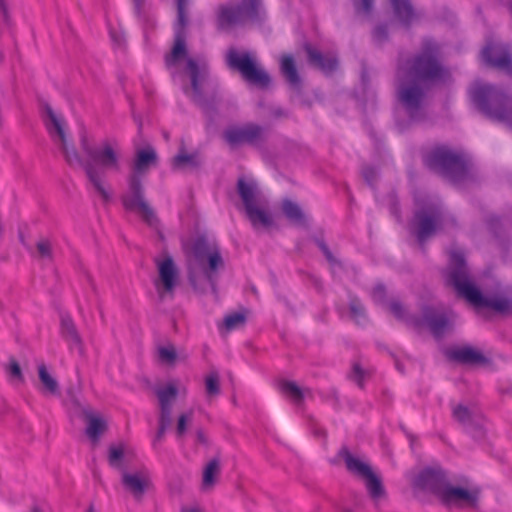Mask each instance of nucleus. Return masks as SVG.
Masks as SVG:
<instances>
[{
  "label": "nucleus",
  "mask_w": 512,
  "mask_h": 512,
  "mask_svg": "<svg viewBox=\"0 0 512 512\" xmlns=\"http://www.w3.org/2000/svg\"><path fill=\"white\" fill-rule=\"evenodd\" d=\"M449 77L450 71L442 61V47L431 37L422 39L416 53L397 60L396 98L410 120L425 119L428 93Z\"/></svg>",
  "instance_id": "obj_1"
},
{
  "label": "nucleus",
  "mask_w": 512,
  "mask_h": 512,
  "mask_svg": "<svg viewBox=\"0 0 512 512\" xmlns=\"http://www.w3.org/2000/svg\"><path fill=\"white\" fill-rule=\"evenodd\" d=\"M446 281L454 288L459 297L465 299L477 310L487 308L503 316L512 313L511 299L483 295L480 288L471 280L464 254L461 251L454 250L450 253Z\"/></svg>",
  "instance_id": "obj_2"
},
{
  "label": "nucleus",
  "mask_w": 512,
  "mask_h": 512,
  "mask_svg": "<svg viewBox=\"0 0 512 512\" xmlns=\"http://www.w3.org/2000/svg\"><path fill=\"white\" fill-rule=\"evenodd\" d=\"M424 166L453 184L475 182L478 172L469 157L447 144H436L422 156Z\"/></svg>",
  "instance_id": "obj_3"
},
{
  "label": "nucleus",
  "mask_w": 512,
  "mask_h": 512,
  "mask_svg": "<svg viewBox=\"0 0 512 512\" xmlns=\"http://www.w3.org/2000/svg\"><path fill=\"white\" fill-rule=\"evenodd\" d=\"M185 252L194 258L203 274L190 271L188 280L196 293L204 294L208 287L217 292V271L224 268V260L217 245L211 244L206 236L198 235L184 245Z\"/></svg>",
  "instance_id": "obj_4"
},
{
  "label": "nucleus",
  "mask_w": 512,
  "mask_h": 512,
  "mask_svg": "<svg viewBox=\"0 0 512 512\" xmlns=\"http://www.w3.org/2000/svg\"><path fill=\"white\" fill-rule=\"evenodd\" d=\"M476 108L486 117L507 123L512 128V97L497 86L478 85L471 91Z\"/></svg>",
  "instance_id": "obj_5"
},
{
  "label": "nucleus",
  "mask_w": 512,
  "mask_h": 512,
  "mask_svg": "<svg viewBox=\"0 0 512 512\" xmlns=\"http://www.w3.org/2000/svg\"><path fill=\"white\" fill-rule=\"evenodd\" d=\"M47 115L51 122V126L47 127L48 131L50 134L55 132L58 135L61 141V150L64 153L67 163L70 166L78 165L82 167L88 180L93 185L95 190L101 195L102 199L105 202L110 201L111 195L103 186L101 179L103 172L100 169H97L91 160H83L74 147H68L63 124L61 120L55 115L51 107H47Z\"/></svg>",
  "instance_id": "obj_6"
},
{
  "label": "nucleus",
  "mask_w": 512,
  "mask_h": 512,
  "mask_svg": "<svg viewBox=\"0 0 512 512\" xmlns=\"http://www.w3.org/2000/svg\"><path fill=\"white\" fill-rule=\"evenodd\" d=\"M444 221L443 209L437 204H426L414 211L410 229L423 250L426 241L443 229Z\"/></svg>",
  "instance_id": "obj_7"
},
{
  "label": "nucleus",
  "mask_w": 512,
  "mask_h": 512,
  "mask_svg": "<svg viewBox=\"0 0 512 512\" xmlns=\"http://www.w3.org/2000/svg\"><path fill=\"white\" fill-rule=\"evenodd\" d=\"M225 62L229 69L240 73L243 80L260 89H267L271 84V77L256 62L249 52H239L230 47L225 55Z\"/></svg>",
  "instance_id": "obj_8"
},
{
  "label": "nucleus",
  "mask_w": 512,
  "mask_h": 512,
  "mask_svg": "<svg viewBox=\"0 0 512 512\" xmlns=\"http://www.w3.org/2000/svg\"><path fill=\"white\" fill-rule=\"evenodd\" d=\"M123 208L128 212L138 213L149 226L156 227L159 219L145 196L143 179L136 175L127 178V190L120 197Z\"/></svg>",
  "instance_id": "obj_9"
},
{
  "label": "nucleus",
  "mask_w": 512,
  "mask_h": 512,
  "mask_svg": "<svg viewBox=\"0 0 512 512\" xmlns=\"http://www.w3.org/2000/svg\"><path fill=\"white\" fill-rule=\"evenodd\" d=\"M410 327L416 331L428 329L436 339H442L444 335L453 330V320L449 313L438 306L425 304L421 307L420 315L413 316L409 320Z\"/></svg>",
  "instance_id": "obj_10"
},
{
  "label": "nucleus",
  "mask_w": 512,
  "mask_h": 512,
  "mask_svg": "<svg viewBox=\"0 0 512 512\" xmlns=\"http://www.w3.org/2000/svg\"><path fill=\"white\" fill-rule=\"evenodd\" d=\"M222 139L232 150L242 146L260 148L268 140L267 129L254 122L229 125L222 132Z\"/></svg>",
  "instance_id": "obj_11"
},
{
  "label": "nucleus",
  "mask_w": 512,
  "mask_h": 512,
  "mask_svg": "<svg viewBox=\"0 0 512 512\" xmlns=\"http://www.w3.org/2000/svg\"><path fill=\"white\" fill-rule=\"evenodd\" d=\"M261 0H241L236 5H222L217 15L220 29L260 21Z\"/></svg>",
  "instance_id": "obj_12"
},
{
  "label": "nucleus",
  "mask_w": 512,
  "mask_h": 512,
  "mask_svg": "<svg viewBox=\"0 0 512 512\" xmlns=\"http://www.w3.org/2000/svg\"><path fill=\"white\" fill-rule=\"evenodd\" d=\"M177 20L175 23V36L172 50L165 56V65L169 69L175 66L181 59L187 56L186 26L188 25L187 6L188 0H175Z\"/></svg>",
  "instance_id": "obj_13"
},
{
  "label": "nucleus",
  "mask_w": 512,
  "mask_h": 512,
  "mask_svg": "<svg viewBox=\"0 0 512 512\" xmlns=\"http://www.w3.org/2000/svg\"><path fill=\"white\" fill-rule=\"evenodd\" d=\"M80 147L89 160L100 166L102 172L104 170L119 171V154L109 142H103L101 146L93 147L90 145L86 134H82L80 136Z\"/></svg>",
  "instance_id": "obj_14"
},
{
  "label": "nucleus",
  "mask_w": 512,
  "mask_h": 512,
  "mask_svg": "<svg viewBox=\"0 0 512 512\" xmlns=\"http://www.w3.org/2000/svg\"><path fill=\"white\" fill-rule=\"evenodd\" d=\"M449 482L445 471L439 467H426L419 472L414 480V486L422 491L429 492L439 500L448 487Z\"/></svg>",
  "instance_id": "obj_15"
},
{
  "label": "nucleus",
  "mask_w": 512,
  "mask_h": 512,
  "mask_svg": "<svg viewBox=\"0 0 512 512\" xmlns=\"http://www.w3.org/2000/svg\"><path fill=\"white\" fill-rule=\"evenodd\" d=\"M121 483L123 488L130 493L135 500L140 501L153 486L151 474L147 468H141L134 472H122Z\"/></svg>",
  "instance_id": "obj_16"
},
{
  "label": "nucleus",
  "mask_w": 512,
  "mask_h": 512,
  "mask_svg": "<svg viewBox=\"0 0 512 512\" xmlns=\"http://www.w3.org/2000/svg\"><path fill=\"white\" fill-rule=\"evenodd\" d=\"M302 48L306 53L307 63L324 75L330 76L337 71L339 67V58L334 52L322 53L310 42L305 41Z\"/></svg>",
  "instance_id": "obj_17"
},
{
  "label": "nucleus",
  "mask_w": 512,
  "mask_h": 512,
  "mask_svg": "<svg viewBox=\"0 0 512 512\" xmlns=\"http://www.w3.org/2000/svg\"><path fill=\"white\" fill-rule=\"evenodd\" d=\"M487 66L504 71L510 65L512 52L507 44L489 41L481 51Z\"/></svg>",
  "instance_id": "obj_18"
},
{
  "label": "nucleus",
  "mask_w": 512,
  "mask_h": 512,
  "mask_svg": "<svg viewBox=\"0 0 512 512\" xmlns=\"http://www.w3.org/2000/svg\"><path fill=\"white\" fill-rule=\"evenodd\" d=\"M157 268L161 283V287L156 283L159 298L161 300L164 298V292L173 297L174 289L178 284L179 273L172 257L167 256L162 261H157Z\"/></svg>",
  "instance_id": "obj_19"
},
{
  "label": "nucleus",
  "mask_w": 512,
  "mask_h": 512,
  "mask_svg": "<svg viewBox=\"0 0 512 512\" xmlns=\"http://www.w3.org/2000/svg\"><path fill=\"white\" fill-rule=\"evenodd\" d=\"M480 488L466 489L448 485L442 499L440 500L444 505H467L475 508L478 505Z\"/></svg>",
  "instance_id": "obj_20"
},
{
  "label": "nucleus",
  "mask_w": 512,
  "mask_h": 512,
  "mask_svg": "<svg viewBox=\"0 0 512 512\" xmlns=\"http://www.w3.org/2000/svg\"><path fill=\"white\" fill-rule=\"evenodd\" d=\"M186 69L189 73L190 80H191V87L193 91L192 99L193 101L198 104L201 108L204 110L208 109V102L204 99L203 91H202V83L205 81V78L207 76V73L205 70H201L199 68L198 63L192 59L189 58L187 60Z\"/></svg>",
  "instance_id": "obj_21"
},
{
  "label": "nucleus",
  "mask_w": 512,
  "mask_h": 512,
  "mask_svg": "<svg viewBox=\"0 0 512 512\" xmlns=\"http://www.w3.org/2000/svg\"><path fill=\"white\" fill-rule=\"evenodd\" d=\"M447 356L450 360L461 364H487L488 358L485 357L480 351L473 349L470 346L455 348L447 351Z\"/></svg>",
  "instance_id": "obj_22"
},
{
  "label": "nucleus",
  "mask_w": 512,
  "mask_h": 512,
  "mask_svg": "<svg viewBox=\"0 0 512 512\" xmlns=\"http://www.w3.org/2000/svg\"><path fill=\"white\" fill-rule=\"evenodd\" d=\"M60 333L70 348L75 347L80 354H83L84 347L82 338L72 318L68 314L61 315Z\"/></svg>",
  "instance_id": "obj_23"
},
{
  "label": "nucleus",
  "mask_w": 512,
  "mask_h": 512,
  "mask_svg": "<svg viewBox=\"0 0 512 512\" xmlns=\"http://www.w3.org/2000/svg\"><path fill=\"white\" fill-rule=\"evenodd\" d=\"M157 164V154L155 150L151 147L146 149H141L137 152L136 158L134 160L133 169L130 175H136L138 177H143L149 170L150 166H155Z\"/></svg>",
  "instance_id": "obj_24"
},
{
  "label": "nucleus",
  "mask_w": 512,
  "mask_h": 512,
  "mask_svg": "<svg viewBox=\"0 0 512 512\" xmlns=\"http://www.w3.org/2000/svg\"><path fill=\"white\" fill-rule=\"evenodd\" d=\"M237 192L243 202L244 209L259 204L260 191L255 182L239 178L237 181Z\"/></svg>",
  "instance_id": "obj_25"
},
{
  "label": "nucleus",
  "mask_w": 512,
  "mask_h": 512,
  "mask_svg": "<svg viewBox=\"0 0 512 512\" xmlns=\"http://www.w3.org/2000/svg\"><path fill=\"white\" fill-rule=\"evenodd\" d=\"M280 72L286 82L295 89L302 85L301 77L298 73L294 57L290 54H284L280 58Z\"/></svg>",
  "instance_id": "obj_26"
},
{
  "label": "nucleus",
  "mask_w": 512,
  "mask_h": 512,
  "mask_svg": "<svg viewBox=\"0 0 512 512\" xmlns=\"http://www.w3.org/2000/svg\"><path fill=\"white\" fill-rule=\"evenodd\" d=\"M338 457L344 460L347 470L358 477L364 478L371 471V467L354 457L347 446L341 447Z\"/></svg>",
  "instance_id": "obj_27"
},
{
  "label": "nucleus",
  "mask_w": 512,
  "mask_h": 512,
  "mask_svg": "<svg viewBox=\"0 0 512 512\" xmlns=\"http://www.w3.org/2000/svg\"><path fill=\"white\" fill-rule=\"evenodd\" d=\"M221 473V461L218 456L210 459L203 469L202 476V489L210 490L212 489Z\"/></svg>",
  "instance_id": "obj_28"
},
{
  "label": "nucleus",
  "mask_w": 512,
  "mask_h": 512,
  "mask_svg": "<svg viewBox=\"0 0 512 512\" xmlns=\"http://www.w3.org/2000/svg\"><path fill=\"white\" fill-rule=\"evenodd\" d=\"M87 422L86 435L93 443H97L102 434L107 430L106 421L91 412L84 413Z\"/></svg>",
  "instance_id": "obj_29"
},
{
  "label": "nucleus",
  "mask_w": 512,
  "mask_h": 512,
  "mask_svg": "<svg viewBox=\"0 0 512 512\" xmlns=\"http://www.w3.org/2000/svg\"><path fill=\"white\" fill-rule=\"evenodd\" d=\"M391 5L396 17L403 25L409 27L416 19L417 15L410 0H391Z\"/></svg>",
  "instance_id": "obj_30"
},
{
  "label": "nucleus",
  "mask_w": 512,
  "mask_h": 512,
  "mask_svg": "<svg viewBox=\"0 0 512 512\" xmlns=\"http://www.w3.org/2000/svg\"><path fill=\"white\" fill-rule=\"evenodd\" d=\"M245 213L248 220L255 228L259 226L269 228L273 225L272 216L265 209L261 208L259 204L245 209Z\"/></svg>",
  "instance_id": "obj_31"
},
{
  "label": "nucleus",
  "mask_w": 512,
  "mask_h": 512,
  "mask_svg": "<svg viewBox=\"0 0 512 512\" xmlns=\"http://www.w3.org/2000/svg\"><path fill=\"white\" fill-rule=\"evenodd\" d=\"M201 165V160L199 154L197 152L187 154L184 149H182L177 155H175L172 159V169L180 170L186 167L191 169H198Z\"/></svg>",
  "instance_id": "obj_32"
},
{
  "label": "nucleus",
  "mask_w": 512,
  "mask_h": 512,
  "mask_svg": "<svg viewBox=\"0 0 512 512\" xmlns=\"http://www.w3.org/2000/svg\"><path fill=\"white\" fill-rule=\"evenodd\" d=\"M281 209L284 216L293 224L302 225L305 223V215L300 206L290 199H283Z\"/></svg>",
  "instance_id": "obj_33"
},
{
  "label": "nucleus",
  "mask_w": 512,
  "mask_h": 512,
  "mask_svg": "<svg viewBox=\"0 0 512 512\" xmlns=\"http://www.w3.org/2000/svg\"><path fill=\"white\" fill-rule=\"evenodd\" d=\"M160 408H172L178 395V389L174 384H168L155 390Z\"/></svg>",
  "instance_id": "obj_34"
},
{
  "label": "nucleus",
  "mask_w": 512,
  "mask_h": 512,
  "mask_svg": "<svg viewBox=\"0 0 512 512\" xmlns=\"http://www.w3.org/2000/svg\"><path fill=\"white\" fill-rule=\"evenodd\" d=\"M280 391L290 397L296 405H301L304 401L303 390L293 381L281 380L279 383Z\"/></svg>",
  "instance_id": "obj_35"
},
{
  "label": "nucleus",
  "mask_w": 512,
  "mask_h": 512,
  "mask_svg": "<svg viewBox=\"0 0 512 512\" xmlns=\"http://www.w3.org/2000/svg\"><path fill=\"white\" fill-rule=\"evenodd\" d=\"M363 479L366 481L367 490L373 499H378L384 495L385 491L382 482L372 470Z\"/></svg>",
  "instance_id": "obj_36"
},
{
  "label": "nucleus",
  "mask_w": 512,
  "mask_h": 512,
  "mask_svg": "<svg viewBox=\"0 0 512 512\" xmlns=\"http://www.w3.org/2000/svg\"><path fill=\"white\" fill-rule=\"evenodd\" d=\"M38 374L41 383L48 393L52 395L59 394V385L57 381L49 374L45 364L39 365Z\"/></svg>",
  "instance_id": "obj_37"
},
{
  "label": "nucleus",
  "mask_w": 512,
  "mask_h": 512,
  "mask_svg": "<svg viewBox=\"0 0 512 512\" xmlns=\"http://www.w3.org/2000/svg\"><path fill=\"white\" fill-rule=\"evenodd\" d=\"M349 379L357 384V386L361 389L364 388V380L370 377V372L365 370L360 363L355 362L352 365L351 372L349 374Z\"/></svg>",
  "instance_id": "obj_38"
},
{
  "label": "nucleus",
  "mask_w": 512,
  "mask_h": 512,
  "mask_svg": "<svg viewBox=\"0 0 512 512\" xmlns=\"http://www.w3.org/2000/svg\"><path fill=\"white\" fill-rule=\"evenodd\" d=\"M349 310L352 319L357 323H361L366 319L365 308L357 297H352L349 302Z\"/></svg>",
  "instance_id": "obj_39"
},
{
  "label": "nucleus",
  "mask_w": 512,
  "mask_h": 512,
  "mask_svg": "<svg viewBox=\"0 0 512 512\" xmlns=\"http://www.w3.org/2000/svg\"><path fill=\"white\" fill-rule=\"evenodd\" d=\"M389 310L398 320L405 322L406 325L410 327L409 320L414 315L408 314L401 302L397 300L391 301L389 304Z\"/></svg>",
  "instance_id": "obj_40"
},
{
  "label": "nucleus",
  "mask_w": 512,
  "mask_h": 512,
  "mask_svg": "<svg viewBox=\"0 0 512 512\" xmlns=\"http://www.w3.org/2000/svg\"><path fill=\"white\" fill-rule=\"evenodd\" d=\"M206 393L209 396H216L220 394V380L217 372H211L205 378Z\"/></svg>",
  "instance_id": "obj_41"
},
{
  "label": "nucleus",
  "mask_w": 512,
  "mask_h": 512,
  "mask_svg": "<svg viewBox=\"0 0 512 512\" xmlns=\"http://www.w3.org/2000/svg\"><path fill=\"white\" fill-rule=\"evenodd\" d=\"M124 458V449L122 446L111 445L109 447L108 462L111 467L121 468V461Z\"/></svg>",
  "instance_id": "obj_42"
},
{
  "label": "nucleus",
  "mask_w": 512,
  "mask_h": 512,
  "mask_svg": "<svg viewBox=\"0 0 512 512\" xmlns=\"http://www.w3.org/2000/svg\"><path fill=\"white\" fill-rule=\"evenodd\" d=\"M158 356L161 362L173 364L177 359V353L173 345L158 348Z\"/></svg>",
  "instance_id": "obj_43"
},
{
  "label": "nucleus",
  "mask_w": 512,
  "mask_h": 512,
  "mask_svg": "<svg viewBox=\"0 0 512 512\" xmlns=\"http://www.w3.org/2000/svg\"><path fill=\"white\" fill-rule=\"evenodd\" d=\"M453 417L462 424H470L473 420L472 412L463 405H458L453 409Z\"/></svg>",
  "instance_id": "obj_44"
},
{
  "label": "nucleus",
  "mask_w": 512,
  "mask_h": 512,
  "mask_svg": "<svg viewBox=\"0 0 512 512\" xmlns=\"http://www.w3.org/2000/svg\"><path fill=\"white\" fill-rule=\"evenodd\" d=\"M192 416L193 411L179 415L176 426V435L178 438H183V436L186 434L187 425L189 422H191Z\"/></svg>",
  "instance_id": "obj_45"
},
{
  "label": "nucleus",
  "mask_w": 512,
  "mask_h": 512,
  "mask_svg": "<svg viewBox=\"0 0 512 512\" xmlns=\"http://www.w3.org/2000/svg\"><path fill=\"white\" fill-rule=\"evenodd\" d=\"M6 372L12 379H15L19 382H24V376L21 367L15 358L10 357L9 363L6 367Z\"/></svg>",
  "instance_id": "obj_46"
},
{
  "label": "nucleus",
  "mask_w": 512,
  "mask_h": 512,
  "mask_svg": "<svg viewBox=\"0 0 512 512\" xmlns=\"http://www.w3.org/2000/svg\"><path fill=\"white\" fill-rule=\"evenodd\" d=\"M245 322H246L245 315L243 313H238V312L226 316L225 321H224L225 326L228 330H233L236 327L245 324Z\"/></svg>",
  "instance_id": "obj_47"
},
{
  "label": "nucleus",
  "mask_w": 512,
  "mask_h": 512,
  "mask_svg": "<svg viewBox=\"0 0 512 512\" xmlns=\"http://www.w3.org/2000/svg\"><path fill=\"white\" fill-rule=\"evenodd\" d=\"M36 249L41 258L50 260L53 258L52 245L48 239H40L36 244Z\"/></svg>",
  "instance_id": "obj_48"
},
{
  "label": "nucleus",
  "mask_w": 512,
  "mask_h": 512,
  "mask_svg": "<svg viewBox=\"0 0 512 512\" xmlns=\"http://www.w3.org/2000/svg\"><path fill=\"white\" fill-rule=\"evenodd\" d=\"M315 243L316 245L319 247V249L321 250V252L323 253V255L325 256L326 260L331 264V265H340L341 263L334 257L333 253L331 252V250L329 249L328 245L326 244V242L323 240V239H320V238H316L315 239Z\"/></svg>",
  "instance_id": "obj_49"
},
{
  "label": "nucleus",
  "mask_w": 512,
  "mask_h": 512,
  "mask_svg": "<svg viewBox=\"0 0 512 512\" xmlns=\"http://www.w3.org/2000/svg\"><path fill=\"white\" fill-rule=\"evenodd\" d=\"M362 176H363L364 180L366 181V183L370 187L374 188L375 183L378 178L377 170L372 166H365L362 169Z\"/></svg>",
  "instance_id": "obj_50"
},
{
  "label": "nucleus",
  "mask_w": 512,
  "mask_h": 512,
  "mask_svg": "<svg viewBox=\"0 0 512 512\" xmlns=\"http://www.w3.org/2000/svg\"><path fill=\"white\" fill-rule=\"evenodd\" d=\"M373 38L378 43H383L388 40V27L386 24H379L375 26L372 32Z\"/></svg>",
  "instance_id": "obj_51"
},
{
  "label": "nucleus",
  "mask_w": 512,
  "mask_h": 512,
  "mask_svg": "<svg viewBox=\"0 0 512 512\" xmlns=\"http://www.w3.org/2000/svg\"><path fill=\"white\" fill-rule=\"evenodd\" d=\"M172 422V408H160L158 426L168 428Z\"/></svg>",
  "instance_id": "obj_52"
},
{
  "label": "nucleus",
  "mask_w": 512,
  "mask_h": 512,
  "mask_svg": "<svg viewBox=\"0 0 512 512\" xmlns=\"http://www.w3.org/2000/svg\"><path fill=\"white\" fill-rule=\"evenodd\" d=\"M374 0H360L355 3V9L357 12H363L365 14H370L373 8Z\"/></svg>",
  "instance_id": "obj_53"
},
{
  "label": "nucleus",
  "mask_w": 512,
  "mask_h": 512,
  "mask_svg": "<svg viewBox=\"0 0 512 512\" xmlns=\"http://www.w3.org/2000/svg\"><path fill=\"white\" fill-rule=\"evenodd\" d=\"M372 297L375 301H382L386 297V288L383 284L376 285L372 290Z\"/></svg>",
  "instance_id": "obj_54"
},
{
  "label": "nucleus",
  "mask_w": 512,
  "mask_h": 512,
  "mask_svg": "<svg viewBox=\"0 0 512 512\" xmlns=\"http://www.w3.org/2000/svg\"><path fill=\"white\" fill-rule=\"evenodd\" d=\"M487 224L494 233H497L502 227L501 218L497 215L490 216L487 219Z\"/></svg>",
  "instance_id": "obj_55"
},
{
  "label": "nucleus",
  "mask_w": 512,
  "mask_h": 512,
  "mask_svg": "<svg viewBox=\"0 0 512 512\" xmlns=\"http://www.w3.org/2000/svg\"><path fill=\"white\" fill-rule=\"evenodd\" d=\"M134 4V11L138 18L143 19L146 16L145 13V0H132Z\"/></svg>",
  "instance_id": "obj_56"
},
{
  "label": "nucleus",
  "mask_w": 512,
  "mask_h": 512,
  "mask_svg": "<svg viewBox=\"0 0 512 512\" xmlns=\"http://www.w3.org/2000/svg\"><path fill=\"white\" fill-rule=\"evenodd\" d=\"M0 11L3 14L4 21L8 23L10 20V13L6 0H0Z\"/></svg>",
  "instance_id": "obj_57"
},
{
  "label": "nucleus",
  "mask_w": 512,
  "mask_h": 512,
  "mask_svg": "<svg viewBox=\"0 0 512 512\" xmlns=\"http://www.w3.org/2000/svg\"><path fill=\"white\" fill-rule=\"evenodd\" d=\"M196 439L200 444L208 445V437L202 428L196 430Z\"/></svg>",
  "instance_id": "obj_58"
},
{
  "label": "nucleus",
  "mask_w": 512,
  "mask_h": 512,
  "mask_svg": "<svg viewBox=\"0 0 512 512\" xmlns=\"http://www.w3.org/2000/svg\"><path fill=\"white\" fill-rule=\"evenodd\" d=\"M390 211L391 213L397 218V219H400L401 217V213H400V207H399V203L396 199H393L392 203H391V207H390Z\"/></svg>",
  "instance_id": "obj_59"
},
{
  "label": "nucleus",
  "mask_w": 512,
  "mask_h": 512,
  "mask_svg": "<svg viewBox=\"0 0 512 512\" xmlns=\"http://www.w3.org/2000/svg\"><path fill=\"white\" fill-rule=\"evenodd\" d=\"M167 428H164V427H161V426H158V430H157V433H156V436H155V439H154V445L157 443V442H160L164 435H165V432H166Z\"/></svg>",
  "instance_id": "obj_60"
},
{
  "label": "nucleus",
  "mask_w": 512,
  "mask_h": 512,
  "mask_svg": "<svg viewBox=\"0 0 512 512\" xmlns=\"http://www.w3.org/2000/svg\"><path fill=\"white\" fill-rule=\"evenodd\" d=\"M274 116L275 117H285L286 116V113L281 110V109H278V110H275L274 111Z\"/></svg>",
  "instance_id": "obj_61"
},
{
  "label": "nucleus",
  "mask_w": 512,
  "mask_h": 512,
  "mask_svg": "<svg viewBox=\"0 0 512 512\" xmlns=\"http://www.w3.org/2000/svg\"><path fill=\"white\" fill-rule=\"evenodd\" d=\"M504 72H505L508 76L512 77V58H511V61H510V65H509L508 67H506V69L504 70Z\"/></svg>",
  "instance_id": "obj_62"
},
{
  "label": "nucleus",
  "mask_w": 512,
  "mask_h": 512,
  "mask_svg": "<svg viewBox=\"0 0 512 512\" xmlns=\"http://www.w3.org/2000/svg\"><path fill=\"white\" fill-rule=\"evenodd\" d=\"M31 512H43L42 509L38 505H34L31 508Z\"/></svg>",
  "instance_id": "obj_63"
},
{
  "label": "nucleus",
  "mask_w": 512,
  "mask_h": 512,
  "mask_svg": "<svg viewBox=\"0 0 512 512\" xmlns=\"http://www.w3.org/2000/svg\"><path fill=\"white\" fill-rule=\"evenodd\" d=\"M183 512H200V511L196 508H191V509H185V510H183Z\"/></svg>",
  "instance_id": "obj_64"
}]
</instances>
